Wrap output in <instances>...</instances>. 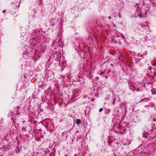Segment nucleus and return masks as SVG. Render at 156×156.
Wrapping results in <instances>:
<instances>
[{
    "label": "nucleus",
    "mask_w": 156,
    "mask_h": 156,
    "mask_svg": "<svg viewBox=\"0 0 156 156\" xmlns=\"http://www.w3.org/2000/svg\"><path fill=\"white\" fill-rule=\"evenodd\" d=\"M76 123L77 125H79L81 123V120L79 119H77L76 121Z\"/></svg>",
    "instance_id": "f03ea898"
},
{
    "label": "nucleus",
    "mask_w": 156,
    "mask_h": 156,
    "mask_svg": "<svg viewBox=\"0 0 156 156\" xmlns=\"http://www.w3.org/2000/svg\"><path fill=\"white\" fill-rule=\"evenodd\" d=\"M65 156H67V155H66Z\"/></svg>",
    "instance_id": "423d86ee"
},
{
    "label": "nucleus",
    "mask_w": 156,
    "mask_h": 156,
    "mask_svg": "<svg viewBox=\"0 0 156 156\" xmlns=\"http://www.w3.org/2000/svg\"><path fill=\"white\" fill-rule=\"evenodd\" d=\"M151 91L153 94H156V89L154 88L152 89Z\"/></svg>",
    "instance_id": "f257e3e1"
},
{
    "label": "nucleus",
    "mask_w": 156,
    "mask_h": 156,
    "mask_svg": "<svg viewBox=\"0 0 156 156\" xmlns=\"http://www.w3.org/2000/svg\"><path fill=\"white\" fill-rule=\"evenodd\" d=\"M2 12L3 13L5 12V10H3Z\"/></svg>",
    "instance_id": "20e7f679"
},
{
    "label": "nucleus",
    "mask_w": 156,
    "mask_h": 156,
    "mask_svg": "<svg viewBox=\"0 0 156 156\" xmlns=\"http://www.w3.org/2000/svg\"><path fill=\"white\" fill-rule=\"evenodd\" d=\"M108 18L109 19H111V16H109Z\"/></svg>",
    "instance_id": "39448f33"
},
{
    "label": "nucleus",
    "mask_w": 156,
    "mask_h": 156,
    "mask_svg": "<svg viewBox=\"0 0 156 156\" xmlns=\"http://www.w3.org/2000/svg\"><path fill=\"white\" fill-rule=\"evenodd\" d=\"M102 110H103V109H102V108H100L99 109V112H102Z\"/></svg>",
    "instance_id": "7ed1b4c3"
}]
</instances>
